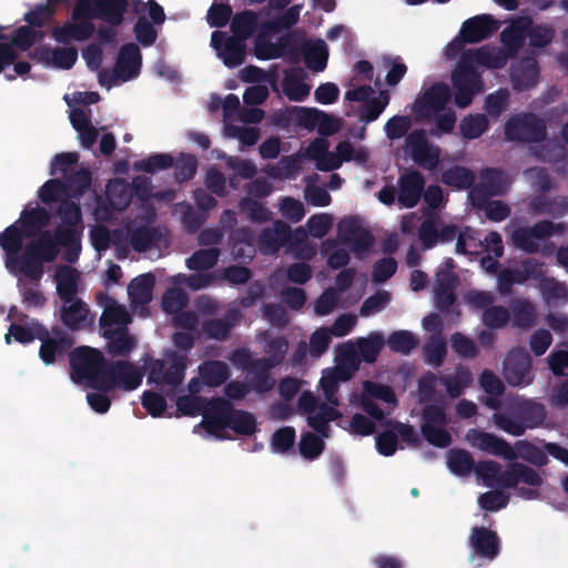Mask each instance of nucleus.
<instances>
[{
  "instance_id": "nucleus-1",
  "label": "nucleus",
  "mask_w": 568,
  "mask_h": 568,
  "mask_svg": "<svg viewBox=\"0 0 568 568\" xmlns=\"http://www.w3.org/2000/svg\"><path fill=\"white\" fill-rule=\"evenodd\" d=\"M61 223L54 232L43 231L26 244V263L31 268H40L41 261H55L60 248L65 262L74 264L81 253L82 211L79 203L63 200L58 207Z\"/></svg>"
},
{
  "instance_id": "nucleus-2",
  "label": "nucleus",
  "mask_w": 568,
  "mask_h": 568,
  "mask_svg": "<svg viewBox=\"0 0 568 568\" xmlns=\"http://www.w3.org/2000/svg\"><path fill=\"white\" fill-rule=\"evenodd\" d=\"M164 357L154 358L145 354L142 357V367L128 361L109 362L102 392H109L116 386L124 390H134L141 385L145 372L148 384L172 387L181 385L187 367L186 354L169 351Z\"/></svg>"
},
{
  "instance_id": "nucleus-3",
  "label": "nucleus",
  "mask_w": 568,
  "mask_h": 568,
  "mask_svg": "<svg viewBox=\"0 0 568 568\" xmlns=\"http://www.w3.org/2000/svg\"><path fill=\"white\" fill-rule=\"evenodd\" d=\"M50 213L47 209L37 206L30 210H23L20 215V226L18 222L9 225L0 233V247L4 252V265L13 274L20 273L28 280L39 285L43 274L44 264L53 261H41L40 270L31 268L27 265L26 246L23 242L28 237L39 236L49 222Z\"/></svg>"
},
{
  "instance_id": "nucleus-4",
  "label": "nucleus",
  "mask_w": 568,
  "mask_h": 568,
  "mask_svg": "<svg viewBox=\"0 0 568 568\" xmlns=\"http://www.w3.org/2000/svg\"><path fill=\"white\" fill-rule=\"evenodd\" d=\"M474 471L486 483L494 480L499 487L516 488L517 495L526 500L540 498L542 474L526 464L511 463L503 469L501 465L495 460H483L475 464Z\"/></svg>"
},
{
  "instance_id": "nucleus-5",
  "label": "nucleus",
  "mask_w": 568,
  "mask_h": 568,
  "mask_svg": "<svg viewBox=\"0 0 568 568\" xmlns=\"http://www.w3.org/2000/svg\"><path fill=\"white\" fill-rule=\"evenodd\" d=\"M418 400L427 403L422 410L420 433L424 439L438 448H446L452 445L450 433L445 428L448 424V416L444 402L429 403L435 398L436 375L426 373L418 379Z\"/></svg>"
},
{
  "instance_id": "nucleus-6",
  "label": "nucleus",
  "mask_w": 568,
  "mask_h": 568,
  "mask_svg": "<svg viewBox=\"0 0 568 568\" xmlns=\"http://www.w3.org/2000/svg\"><path fill=\"white\" fill-rule=\"evenodd\" d=\"M211 413V416H206L199 426L217 438H226L221 434L225 428L242 436H252L257 430V422L252 413L234 408L233 404L223 397H214Z\"/></svg>"
},
{
  "instance_id": "nucleus-7",
  "label": "nucleus",
  "mask_w": 568,
  "mask_h": 568,
  "mask_svg": "<svg viewBox=\"0 0 568 568\" xmlns=\"http://www.w3.org/2000/svg\"><path fill=\"white\" fill-rule=\"evenodd\" d=\"M489 53L485 48L467 50L462 54L459 61L452 72V84L455 89V103L458 108L469 106L476 93L481 92V77L475 68V63L487 64Z\"/></svg>"
},
{
  "instance_id": "nucleus-8",
  "label": "nucleus",
  "mask_w": 568,
  "mask_h": 568,
  "mask_svg": "<svg viewBox=\"0 0 568 568\" xmlns=\"http://www.w3.org/2000/svg\"><path fill=\"white\" fill-rule=\"evenodd\" d=\"M70 377L75 384L85 382L95 390H102L109 362L101 351L90 346H79L69 355Z\"/></svg>"
},
{
  "instance_id": "nucleus-9",
  "label": "nucleus",
  "mask_w": 568,
  "mask_h": 568,
  "mask_svg": "<svg viewBox=\"0 0 568 568\" xmlns=\"http://www.w3.org/2000/svg\"><path fill=\"white\" fill-rule=\"evenodd\" d=\"M130 0H78L72 20L99 19L111 26H120Z\"/></svg>"
},
{
  "instance_id": "nucleus-10",
  "label": "nucleus",
  "mask_w": 568,
  "mask_h": 568,
  "mask_svg": "<svg viewBox=\"0 0 568 568\" xmlns=\"http://www.w3.org/2000/svg\"><path fill=\"white\" fill-rule=\"evenodd\" d=\"M505 138L508 141L539 143L547 135L545 121L534 113H519L505 123Z\"/></svg>"
},
{
  "instance_id": "nucleus-11",
  "label": "nucleus",
  "mask_w": 568,
  "mask_h": 568,
  "mask_svg": "<svg viewBox=\"0 0 568 568\" xmlns=\"http://www.w3.org/2000/svg\"><path fill=\"white\" fill-rule=\"evenodd\" d=\"M566 230L567 225L564 222L554 223L549 220H542L535 223L532 226L517 227L511 234V240L516 247L532 254L539 250L537 240H542L554 234H561Z\"/></svg>"
},
{
  "instance_id": "nucleus-12",
  "label": "nucleus",
  "mask_w": 568,
  "mask_h": 568,
  "mask_svg": "<svg viewBox=\"0 0 568 568\" xmlns=\"http://www.w3.org/2000/svg\"><path fill=\"white\" fill-rule=\"evenodd\" d=\"M338 236L341 241L359 255L372 250L375 237L371 231L363 227L359 220L355 216L345 217L339 221Z\"/></svg>"
},
{
  "instance_id": "nucleus-13",
  "label": "nucleus",
  "mask_w": 568,
  "mask_h": 568,
  "mask_svg": "<svg viewBox=\"0 0 568 568\" xmlns=\"http://www.w3.org/2000/svg\"><path fill=\"white\" fill-rule=\"evenodd\" d=\"M479 183L469 192L474 205H484L489 196L503 195L507 189V179L504 172L495 168H485L480 171Z\"/></svg>"
},
{
  "instance_id": "nucleus-14",
  "label": "nucleus",
  "mask_w": 568,
  "mask_h": 568,
  "mask_svg": "<svg viewBox=\"0 0 568 568\" xmlns=\"http://www.w3.org/2000/svg\"><path fill=\"white\" fill-rule=\"evenodd\" d=\"M450 99L449 87L445 82H436L415 99L413 112L418 118H429L433 112L445 111Z\"/></svg>"
},
{
  "instance_id": "nucleus-15",
  "label": "nucleus",
  "mask_w": 568,
  "mask_h": 568,
  "mask_svg": "<svg viewBox=\"0 0 568 568\" xmlns=\"http://www.w3.org/2000/svg\"><path fill=\"white\" fill-rule=\"evenodd\" d=\"M504 377L510 386L529 385L532 382L531 357L524 348L508 352L504 361Z\"/></svg>"
},
{
  "instance_id": "nucleus-16",
  "label": "nucleus",
  "mask_w": 568,
  "mask_h": 568,
  "mask_svg": "<svg viewBox=\"0 0 568 568\" xmlns=\"http://www.w3.org/2000/svg\"><path fill=\"white\" fill-rule=\"evenodd\" d=\"M211 44L227 68H236L245 60L246 41L243 39L216 30L212 32Z\"/></svg>"
},
{
  "instance_id": "nucleus-17",
  "label": "nucleus",
  "mask_w": 568,
  "mask_h": 568,
  "mask_svg": "<svg viewBox=\"0 0 568 568\" xmlns=\"http://www.w3.org/2000/svg\"><path fill=\"white\" fill-rule=\"evenodd\" d=\"M466 439L473 447L494 456L503 457L506 460L517 459V455L511 445L504 438L491 433L470 429L466 435Z\"/></svg>"
},
{
  "instance_id": "nucleus-18",
  "label": "nucleus",
  "mask_w": 568,
  "mask_h": 568,
  "mask_svg": "<svg viewBox=\"0 0 568 568\" xmlns=\"http://www.w3.org/2000/svg\"><path fill=\"white\" fill-rule=\"evenodd\" d=\"M469 546L479 558L494 560L500 552V538L489 528L475 526L469 536Z\"/></svg>"
},
{
  "instance_id": "nucleus-19",
  "label": "nucleus",
  "mask_w": 568,
  "mask_h": 568,
  "mask_svg": "<svg viewBox=\"0 0 568 568\" xmlns=\"http://www.w3.org/2000/svg\"><path fill=\"white\" fill-rule=\"evenodd\" d=\"M398 186V203L406 209H412L417 205L424 192V175L419 171L410 170L400 175Z\"/></svg>"
},
{
  "instance_id": "nucleus-20",
  "label": "nucleus",
  "mask_w": 568,
  "mask_h": 568,
  "mask_svg": "<svg viewBox=\"0 0 568 568\" xmlns=\"http://www.w3.org/2000/svg\"><path fill=\"white\" fill-rule=\"evenodd\" d=\"M142 55L135 43L123 44L119 51L114 75L122 81H129L138 77L141 68Z\"/></svg>"
},
{
  "instance_id": "nucleus-21",
  "label": "nucleus",
  "mask_w": 568,
  "mask_h": 568,
  "mask_svg": "<svg viewBox=\"0 0 568 568\" xmlns=\"http://www.w3.org/2000/svg\"><path fill=\"white\" fill-rule=\"evenodd\" d=\"M407 146L410 150L413 160L425 169H435L439 158L437 152H432L425 131L417 129L406 138Z\"/></svg>"
},
{
  "instance_id": "nucleus-22",
  "label": "nucleus",
  "mask_w": 568,
  "mask_h": 568,
  "mask_svg": "<svg viewBox=\"0 0 568 568\" xmlns=\"http://www.w3.org/2000/svg\"><path fill=\"white\" fill-rule=\"evenodd\" d=\"M498 29L497 21L489 14H479L467 19L460 28L459 34L468 43H478L489 38Z\"/></svg>"
},
{
  "instance_id": "nucleus-23",
  "label": "nucleus",
  "mask_w": 568,
  "mask_h": 568,
  "mask_svg": "<svg viewBox=\"0 0 568 568\" xmlns=\"http://www.w3.org/2000/svg\"><path fill=\"white\" fill-rule=\"evenodd\" d=\"M60 321L70 331H80L93 323L90 310L81 298L63 303L60 310Z\"/></svg>"
},
{
  "instance_id": "nucleus-24",
  "label": "nucleus",
  "mask_w": 568,
  "mask_h": 568,
  "mask_svg": "<svg viewBox=\"0 0 568 568\" xmlns=\"http://www.w3.org/2000/svg\"><path fill=\"white\" fill-rule=\"evenodd\" d=\"M90 19L73 20L74 22L67 21L61 27L52 29V38L61 44H68L71 41H85L90 39L94 31V24L89 21Z\"/></svg>"
},
{
  "instance_id": "nucleus-25",
  "label": "nucleus",
  "mask_w": 568,
  "mask_h": 568,
  "mask_svg": "<svg viewBox=\"0 0 568 568\" xmlns=\"http://www.w3.org/2000/svg\"><path fill=\"white\" fill-rule=\"evenodd\" d=\"M103 337L106 339L105 351L112 357H126L138 346L136 337L128 327L105 329Z\"/></svg>"
},
{
  "instance_id": "nucleus-26",
  "label": "nucleus",
  "mask_w": 568,
  "mask_h": 568,
  "mask_svg": "<svg viewBox=\"0 0 568 568\" xmlns=\"http://www.w3.org/2000/svg\"><path fill=\"white\" fill-rule=\"evenodd\" d=\"M306 72L301 67L288 68L284 71L282 90L290 101H304L311 91V87L305 83Z\"/></svg>"
},
{
  "instance_id": "nucleus-27",
  "label": "nucleus",
  "mask_w": 568,
  "mask_h": 568,
  "mask_svg": "<svg viewBox=\"0 0 568 568\" xmlns=\"http://www.w3.org/2000/svg\"><path fill=\"white\" fill-rule=\"evenodd\" d=\"M231 254L234 260L250 263L256 253L255 235L250 227L233 230L230 235Z\"/></svg>"
},
{
  "instance_id": "nucleus-28",
  "label": "nucleus",
  "mask_w": 568,
  "mask_h": 568,
  "mask_svg": "<svg viewBox=\"0 0 568 568\" xmlns=\"http://www.w3.org/2000/svg\"><path fill=\"white\" fill-rule=\"evenodd\" d=\"M242 314L237 308H230L221 318L207 320L203 323V332L209 338L225 341L231 331L240 323Z\"/></svg>"
},
{
  "instance_id": "nucleus-29",
  "label": "nucleus",
  "mask_w": 568,
  "mask_h": 568,
  "mask_svg": "<svg viewBox=\"0 0 568 568\" xmlns=\"http://www.w3.org/2000/svg\"><path fill=\"white\" fill-rule=\"evenodd\" d=\"M243 356L248 362L247 369L251 374L250 385L257 393H267L274 387V379L270 376V371L273 368L268 364V359H251L250 355L243 353Z\"/></svg>"
},
{
  "instance_id": "nucleus-30",
  "label": "nucleus",
  "mask_w": 568,
  "mask_h": 568,
  "mask_svg": "<svg viewBox=\"0 0 568 568\" xmlns=\"http://www.w3.org/2000/svg\"><path fill=\"white\" fill-rule=\"evenodd\" d=\"M306 67L315 72L323 71L327 65L328 50L322 39L316 41H304L298 48Z\"/></svg>"
},
{
  "instance_id": "nucleus-31",
  "label": "nucleus",
  "mask_w": 568,
  "mask_h": 568,
  "mask_svg": "<svg viewBox=\"0 0 568 568\" xmlns=\"http://www.w3.org/2000/svg\"><path fill=\"white\" fill-rule=\"evenodd\" d=\"M54 280L57 282V294L63 303L77 300L79 272L69 265H61L57 268Z\"/></svg>"
},
{
  "instance_id": "nucleus-32",
  "label": "nucleus",
  "mask_w": 568,
  "mask_h": 568,
  "mask_svg": "<svg viewBox=\"0 0 568 568\" xmlns=\"http://www.w3.org/2000/svg\"><path fill=\"white\" fill-rule=\"evenodd\" d=\"M53 338L41 344L39 356L45 365L53 364L57 355L67 353L73 345V338L60 328H52Z\"/></svg>"
},
{
  "instance_id": "nucleus-33",
  "label": "nucleus",
  "mask_w": 568,
  "mask_h": 568,
  "mask_svg": "<svg viewBox=\"0 0 568 568\" xmlns=\"http://www.w3.org/2000/svg\"><path fill=\"white\" fill-rule=\"evenodd\" d=\"M513 409L527 429L539 427L546 418L545 406L532 399L517 400Z\"/></svg>"
},
{
  "instance_id": "nucleus-34",
  "label": "nucleus",
  "mask_w": 568,
  "mask_h": 568,
  "mask_svg": "<svg viewBox=\"0 0 568 568\" xmlns=\"http://www.w3.org/2000/svg\"><path fill=\"white\" fill-rule=\"evenodd\" d=\"M539 78V67L536 60L526 59L511 69L514 89L526 90L535 87Z\"/></svg>"
},
{
  "instance_id": "nucleus-35",
  "label": "nucleus",
  "mask_w": 568,
  "mask_h": 568,
  "mask_svg": "<svg viewBox=\"0 0 568 568\" xmlns=\"http://www.w3.org/2000/svg\"><path fill=\"white\" fill-rule=\"evenodd\" d=\"M154 285L155 276L152 273L141 274L133 278L128 286V293L132 304L145 305L150 303Z\"/></svg>"
},
{
  "instance_id": "nucleus-36",
  "label": "nucleus",
  "mask_w": 568,
  "mask_h": 568,
  "mask_svg": "<svg viewBox=\"0 0 568 568\" xmlns=\"http://www.w3.org/2000/svg\"><path fill=\"white\" fill-rule=\"evenodd\" d=\"M214 402V397L206 398L199 395H182L176 399L178 410L184 416H197L202 415L203 419L211 416V407Z\"/></svg>"
},
{
  "instance_id": "nucleus-37",
  "label": "nucleus",
  "mask_w": 568,
  "mask_h": 568,
  "mask_svg": "<svg viewBox=\"0 0 568 568\" xmlns=\"http://www.w3.org/2000/svg\"><path fill=\"white\" fill-rule=\"evenodd\" d=\"M511 324L516 328L528 329L536 325L537 312L529 300H515L510 304Z\"/></svg>"
},
{
  "instance_id": "nucleus-38",
  "label": "nucleus",
  "mask_w": 568,
  "mask_h": 568,
  "mask_svg": "<svg viewBox=\"0 0 568 568\" xmlns=\"http://www.w3.org/2000/svg\"><path fill=\"white\" fill-rule=\"evenodd\" d=\"M341 417V412L335 407L326 403H321L318 412L307 416V424L322 437L327 438L329 436V423L335 422Z\"/></svg>"
},
{
  "instance_id": "nucleus-39",
  "label": "nucleus",
  "mask_w": 568,
  "mask_h": 568,
  "mask_svg": "<svg viewBox=\"0 0 568 568\" xmlns=\"http://www.w3.org/2000/svg\"><path fill=\"white\" fill-rule=\"evenodd\" d=\"M261 27L258 16L252 10H243L233 16L231 20L232 36L247 41Z\"/></svg>"
},
{
  "instance_id": "nucleus-40",
  "label": "nucleus",
  "mask_w": 568,
  "mask_h": 568,
  "mask_svg": "<svg viewBox=\"0 0 568 568\" xmlns=\"http://www.w3.org/2000/svg\"><path fill=\"white\" fill-rule=\"evenodd\" d=\"M130 244L136 252H145L154 246L161 239L162 234L154 226L142 225L133 230H129Z\"/></svg>"
},
{
  "instance_id": "nucleus-41",
  "label": "nucleus",
  "mask_w": 568,
  "mask_h": 568,
  "mask_svg": "<svg viewBox=\"0 0 568 568\" xmlns=\"http://www.w3.org/2000/svg\"><path fill=\"white\" fill-rule=\"evenodd\" d=\"M475 173L470 169L462 165H453L442 174V182L457 190L473 189L475 186Z\"/></svg>"
},
{
  "instance_id": "nucleus-42",
  "label": "nucleus",
  "mask_w": 568,
  "mask_h": 568,
  "mask_svg": "<svg viewBox=\"0 0 568 568\" xmlns=\"http://www.w3.org/2000/svg\"><path fill=\"white\" fill-rule=\"evenodd\" d=\"M199 372L203 383L210 387L221 386L230 376L227 365L221 361L204 362Z\"/></svg>"
},
{
  "instance_id": "nucleus-43",
  "label": "nucleus",
  "mask_w": 568,
  "mask_h": 568,
  "mask_svg": "<svg viewBox=\"0 0 568 568\" xmlns=\"http://www.w3.org/2000/svg\"><path fill=\"white\" fill-rule=\"evenodd\" d=\"M517 458H521L526 463H529L536 467H545L548 463V456L545 453L544 447L540 448L537 445L528 440H518L515 443L514 448Z\"/></svg>"
},
{
  "instance_id": "nucleus-44",
  "label": "nucleus",
  "mask_w": 568,
  "mask_h": 568,
  "mask_svg": "<svg viewBox=\"0 0 568 568\" xmlns=\"http://www.w3.org/2000/svg\"><path fill=\"white\" fill-rule=\"evenodd\" d=\"M447 465L453 474L457 476H467L474 470L475 460L469 452L453 448L448 452Z\"/></svg>"
},
{
  "instance_id": "nucleus-45",
  "label": "nucleus",
  "mask_w": 568,
  "mask_h": 568,
  "mask_svg": "<svg viewBox=\"0 0 568 568\" xmlns=\"http://www.w3.org/2000/svg\"><path fill=\"white\" fill-rule=\"evenodd\" d=\"M489 128V121L483 113L469 114L465 116L459 124L463 136L467 140H474L481 136Z\"/></svg>"
},
{
  "instance_id": "nucleus-46",
  "label": "nucleus",
  "mask_w": 568,
  "mask_h": 568,
  "mask_svg": "<svg viewBox=\"0 0 568 568\" xmlns=\"http://www.w3.org/2000/svg\"><path fill=\"white\" fill-rule=\"evenodd\" d=\"M526 36L531 47L545 48L554 40L555 29L548 24H534L530 19H526Z\"/></svg>"
},
{
  "instance_id": "nucleus-47",
  "label": "nucleus",
  "mask_w": 568,
  "mask_h": 568,
  "mask_svg": "<svg viewBox=\"0 0 568 568\" xmlns=\"http://www.w3.org/2000/svg\"><path fill=\"white\" fill-rule=\"evenodd\" d=\"M174 165V159L169 153H154L133 163L135 171L154 174L158 171L168 170Z\"/></svg>"
},
{
  "instance_id": "nucleus-48",
  "label": "nucleus",
  "mask_w": 568,
  "mask_h": 568,
  "mask_svg": "<svg viewBox=\"0 0 568 568\" xmlns=\"http://www.w3.org/2000/svg\"><path fill=\"white\" fill-rule=\"evenodd\" d=\"M529 210L534 214H549L556 217L564 216L568 212V206L565 203L557 204L549 200L546 193L535 195L529 202Z\"/></svg>"
},
{
  "instance_id": "nucleus-49",
  "label": "nucleus",
  "mask_w": 568,
  "mask_h": 568,
  "mask_svg": "<svg viewBox=\"0 0 568 568\" xmlns=\"http://www.w3.org/2000/svg\"><path fill=\"white\" fill-rule=\"evenodd\" d=\"M220 251L216 247L195 251L187 260L186 266L192 271H206L216 265Z\"/></svg>"
},
{
  "instance_id": "nucleus-50",
  "label": "nucleus",
  "mask_w": 568,
  "mask_h": 568,
  "mask_svg": "<svg viewBox=\"0 0 568 568\" xmlns=\"http://www.w3.org/2000/svg\"><path fill=\"white\" fill-rule=\"evenodd\" d=\"M44 38V32L36 30L32 27L21 26L17 28L12 36L11 41L12 48L20 49L22 51L29 50L36 42L41 41Z\"/></svg>"
},
{
  "instance_id": "nucleus-51",
  "label": "nucleus",
  "mask_w": 568,
  "mask_h": 568,
  "mask_svg": "<svg viewBox=\"0 0 568 568\" xmlns=\"http://www.w3.org/2000/svg\"><path fill=\"white\" fill-rule=\"evenodd\" d=\"M418 345V338L409 331H395L387 338L390 351L408 355Z\"/></svg>"
},
{
  "instance_id": "nucleus-52",
  "label": "nucleus",
  "mask_w": 568,
  "mask_h": 568,
  "mask_svg": "<svg viewBox=\"0 0 568 568\" xmlns=\"http://www.w3.org/2000/svg\"><path fill=\"white\" fill-rule=\"evenodd\" d=\"M300 19V7L293 6L286 9L281 16L263 22L265 32L278 33L295 26Z\"/></svg>"
},
{
  "instance_id": "nucleus-53",
  "label": "nucleus",
  "mask_w": 568,
  "mask_h": 568,
  "mask_svg": "<svg viewBox=\"0 0 568 568\" xmlns=\"http://www.w3.org/2000/svg\"><path fill=\"white\" fill-rule=\"evenodd\" d=\"M130 316L122 305L112 304L104 308L100 317V326L105 329H113L114 325L126 327Z\"/></svg>"
},
{
  "instance_id": "nucleus-54",
  "label": "nucleus",
  "mask_w": 568,
  "mask_h": 568,
  "mask_svg": "<svg viewBox=\"0 0 568 568\" xmlns=\"http://www.w3.org/2000/svg\"><path fill=\"white\" fill-rule=\"evenodd\" d=\"M483 324L489 329L505 327L510 321V312L501 305H491L483 312Z\"/></svg>"
},
{
  "instance_id": "nucleus-55",
  "label": "nucleus",
  "mask_w": 568,
  "mask_h": 568,
  "mask_svg": "<svg viewBox=\"0 0 568 568\" xmlns=\"http://www.w3.org/2000/svg\"><path fill=\"white\" fill-rule=\"evenodd\" d=\"M425 361L436 367L444 363L447 355L446 342L439 336H432L424 346Z\"/></svg>"
},
{
  "instance_id": "nucleus-56",
  "label": "nucleus",
  "mask_w": 568,
  "mask_h": 568,
  "mask_svg": "<svg viewBox=\"0 0 568 568\" xmlns=\"http://www.w3.org/2000/svg\"><path fill=\"white\" fill-rule=\"evenodd\" d=\"M268 34H273V32H265L262 23L254 45V54L260 60L277 59L282 55L281 49L265 39Z\"/></svg>"
},
{
  "instance_id": "nucleus-57",
  "label": "nucleus",
  "mask_w": 568,
  "mask_h": 568,
  "mask_svg": "<svg viewBox=\"0 0 568 568\" xmlns=\"http://www.w3.org/2000/svg\"><path fill=\"white\" fill-rule=\"evenodd\" d=\"M240 209L247 215L248 220L254 223H264L271 220V211L254 199H242L240 201Z\"/></svg>"
},
{
  "instance_id": "nucleus-58",
  "label": "nucleus",
  "mask_w": 568,
  "mask_h": 568,
  "mask_svg": "<svg viewBox=\"0 0 568 568\" xmlns=\"http://www.w3.org/2000/svg\"><path fill=\"white\" fill-rule=\"evenodd\" d=\"M189 302L186 293L182 288H169L162 297V308L168 314H178Z\"/></svg>"
},
{
  "instance_id": "nucleus-59",
  "label": "nucleus",
  "mask_w": 568,
  "mask_h": 568,
  "mask_svg": "<svg viewBox=\"0 0 568 568\" xmlns=\"http://www.w3.org/2000/svg\"><path fill=\"white\" fill-rule=\"evenodd\" d=\"M324 446L325 444L322 436L307 432L301 436L298 448L304 458L312 460L323 453Z\"/></svg>"
},
{
  "instance_id": "nucleus-60",
  "label": "nucleus",
  "mask_w": 568,
  "mask_h": 568,
  "mask_svg": "<svg viewBox=\"0 0 568 568\" xmlns=\"http://www.w3.org/2000/svg\"><path fill=\"white\" fill-rule=\"evenodd\" d=\"M367 398L383 400L393 407L397 406V398L393 388L388 385L366 381L363 385Z\"/></svg>"
},
{
  "instance_id": "nucleus-61",
  "label": "nucleus",
  "mask_w": 568,
  "mask_h": 568,
  "mask_svg": "<svg viewBox=\"0 0 568 568\" xmlns=\"http://www.w3.org/2000/svg\"><path fill=\"white\" fill-rule=\"evenodd\" d=\"M389 97L386 92H381L378 98H373L365 102L362 108L359 119L365 123H371L382 114L386 105L388 104Z\"/></svg>"
},
{
  "instance_id": "nucleus-62",
  "label": "nucleus",
  "mask_w": 568,
  "mask_h": 568,
  "mask_svg": "<svg viewBox=\"0 0 568 568\" xmlns=\"http://www.w3.org/2000/svg\"><path fill=\"white\" fill-rule=\"evenodd\" d=\"M509 92L507 89H499L485 98L484 108L491 118H498L507 108Z\"/></svg>"
},
{
  "instance_id": "nucleus-63",
  "label": "nucleus",
  "mask_w": 568,
  "mask_h": 568,
  "mask_svg": "<svg viewBox=\"0 0 568 568\" xmlns=\"http://www.w3.org/2000/svg\"><path fill=\"white\" fill-rule=\"evenodd\" d=\"M501 41L509 49H519L527 36H526V19L518 21L517 23L511 24L509 28L503 30Z\"/></svg>"
},
{
  "instance_id": "nucleus-64",
  "label": "nucleus",
  "mask_w": 568,
  "mask_h": 568,
  "mask_svg": "<svg viewBox=\"0 0 568 568\" xmlns=\"http://www.w3.org/2000/svg\"><path fill=\"white\" fill-rule=\"evenodd\" d=\"M450 344L460 358H475L479 353L476 343L459 332L452 334Z\"/></svg>"
}]
</instances>
